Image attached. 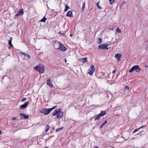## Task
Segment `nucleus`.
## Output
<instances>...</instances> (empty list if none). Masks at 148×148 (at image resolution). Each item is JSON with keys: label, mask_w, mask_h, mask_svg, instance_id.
<instances>
[{"label": "nucleus", "mask_w": 148, "mask_h": 148, "mask_svg": "<svg viewBox=\"0 0 148 148\" xmlns=\"http://www.w3.org/2000/svg\"><path fill=\"white\" fill-rule=\"evenodd\" d=\"M63 113L61 111H59V112L57 115V118L58 119H60L63 117Z\"/></svg>", "instance_id": "nucleus-9"}, {"label": "nucleus", "mask_w": 148, "mask_h": 148, "mask_svg": "<svg viewBox=\"0 0 148 148\" xmlns=\"http://www.w3.org/2000/svg\"><path fill=\"white\" fill-rule=\"evenodd\" d=\"M51 111L50 108L48 109L44 108L41 110L40 112L41 113L44 114L45 115H47L49 114Z\"/></svg>", "instance_id": "nucleus-3"}, {"label": "nucleus", "mask_w": 148, "mask_h": 148, "mask_svg": "<svg viewBox=\"0 0 148 148\" xmlns=\"http://www.w3.org/2000/svg\"><path fill=\"white\" fill-rule=\"evenodd\" d=\"M47 18L45 17H43V18L41 20H40V21H39V22H45L46 20H47Z\"/></svg>", "instance_id": "nucleus-21"}, {"label": "nucleus", "mask_w": 148, "mask_h": 148, "mask_svg": "<svg viewBox=\"0 0 148 148\" xmlns=\"http://www.w3.org/2000/svg\"><path fill=\"white\" fill-rule=\"evenodd\" d=\"M63 128V127H61V128H60L57 129H56V132H58V131H59V130H61Z\"/></svg>", "instance_id": "nucleus-29"}, {"label": "nucleus", "mask_w": 148, "mask_h": 148, "mask_svg": "<svg viewBox=\"0 0 148 148\" xmlns=\"http://www.w3.org/2000/svg\"><path fill=\"white\" fill-rule=\"evenodd\" d=\"M47 85L49 86L51 88H52L53 86V85L52 84L51 81L50 79H48L47 80Z\"/></svg>", "instance_id": "nucleus-10"}, {"label": "nucleus", "mask_w": 148, "mask_h": 148, "mask_svg": "<svg viewBox=\"0 0 148 148\" xmlns=\"http://www.w3.org/2000/svg\"><path fill=\"white\" fill-rule=\"evenodd\" d=\"M64 61H65V62H66L67 61L66 60V59H65Z\"/></svg>", "instance_id": "nucleus-48"}, {"label": "nucleus", "mask_w": 148, "mask_h": 148, "mask_svg": "<svg viewBox=\"0 0 148 148\" xmlns=\"http://www.w3.org/2000/svg\"><path fill=\"white\" fill-rule=\"evenodd\" d=\"M121 55L120 53H116L115 55V57L118 61H119L121 58Z\"/></svg>", "instance_id": "nucleus-12"}, {"label": "nucleus", "mask_w": 148, "mask_h": 148, "mask_svg": "<svg viewBox=\"0 0 148 148\" xmlns=\"http://www.w3.org/2000/svg\"><path fill=\"white\" fill-rule=\"evenodd\" d=\"M116 71V70H114L113 71V72H112V73H115Z\"/></svg>", "instance_id": "nucleus-40"}, {"label": "nucleus", "mask_w": 148, "mask_h": 148, "mask_svg": "<svg viewBox=\"0 0 148 148\" xmlns=\"http://www.w3.org/2000/svg\"><path fill=\"white\" fill-rule=\"evenodd\" d=\"M1 133H2V131H1V130L0 131V135L1 134Z\"/></svg>", "instance_id": "nucleus-47"}, {"label": "nucleus", "mask_w": 148, "mask_h": 148, "mask_svg": "<svg viewBox=\"0 0 148 148\" xmlns=\"http://www.w3.org/2000/svg\"><path fill=\"white\" fill-rule=\"evenodd\" d=\"M34 70L38 72L39 73H42L44 72V66L43 65L40 66V64L37 65L34 68Z\"/></svg>", "instance_id": "nucleus-1"}, {"label": "nucleus", "mask_w": 148, "mask_h": 148, "mask_svg": "<svg viewBox=\"0 0 148 148\" xmlns=\"http://www.w3.org/2000/svg\"><path fill=\"white\" fill-rule=\"evenodd\" d=\"M99 1L98 2H97V7L99 9H101V8L100 6L99 5Z\"/></svg>", "instance_id": "nucleus-30"}, {"label": "nucleus", "mask_w": 148, "mask_h": 148, "mask_svg": "<svg viewBox=\"0 0 148 148\" xmlns=\"http://www.w3.org/2000/svg\"><path fill=\"white\" fill-rule=\"evenodd\" d=\"M102 39L101 38H98V44H100L101 42Z\"/></svg>", "instance_id": "nucleus-26"}, {"label": "nucleus", "mask_w": 148, "mask_h": 148, "mask_svg": "<svg viewBox=\"0 0 148 148\" xmlns=\"http://www.w3.org/2000/svg\"><path fill=\"white\" fill-rule=\"evenodd\" d=\"M61 43L59 42L56 41H54L52 44L55 49H58L59 47L60 46Z\"/></svg>", "instance_id": "nucleus-5"}, {"label": "nucleus", "mask_w": 148, "mask_h": 148, "mask_svg": "<svg viewBox=\"0 0 148 148\" xmlns=\"http://www.w3.org/2000/svg\"><path fill=\"white\" fill-rule=\"evenodd\" d=\"M16 119V117H13L12 118V120H15Z\"/></svg>", "instance_id": "nucleus-39"}, {"label": "nucleus", "mask_w": 148, "mask_h": 148, "mask_svg": "<svg viewBox=\"0 0 148 148\" xmlns=\"http://www.w3.org/2000/svg\"><path fill=\"white\" fill-rule=\"evenodd\" d=\"M58 34H61V35H62V33L60 32H59L58 33Z\"/></svg>", "instance_id": "nucleus-41"}, {"label": "nucleus", "mask_w": 148, "mask_h": 148, "mask_svg": "<svg viewBox=\"0 0 148 148\" xmlns=\"http://www.w3.org/2000/svg\"><path fill=\"white\" fill-rule=\"evenodd\" d=\"M94 148H99V147L97 146H96Z\"/></svg>", "instance_id": "nucleus-46"}, {"label": "nucleus", "mask_w": 148, "mask_h": 148, "mask_svg": "<svg viewBox=\"0 0 148 148\" xmlns=\"http://www.w3.org/2000/svg\"><path fill=\"white\" fill-rule=\"evenodd\" d=\"M145 66L146 67V68H148V66H147V65H145Z\"/></svg>", "instance_id": "nucleus-42"}, {"label": "nucleus", "mask_w": 148, "mask_h": 148, "mask_svg": "<svg viewBox=\"0 0 148 148\" xmlns=\"http://www.w3.org/2000/svg\"><path fill=\"white\" fill-rule=\"evenodd\" d=\"M70 36L71 37H72L73 36V35L72 34H70Z\"/></svg>", "instance_id": "nucleus-45"}, {"label": "nucleus", "mask_w": 148, "mask_h": 148, "mask_svg": "<svg viewBox=\"0 0 148 148\" xmlns=\"http://www.w3.org/2000/svg\"><path fill=\"white\" fill-rule=\"evenodd\" d=\"M79 60L80 61H82L84 63L88 62L87 58L86 57L81 58L79 59Z\"/></svg>", "instance_id": "nucleus-13"}, {"label": "nucleus", "mask_w": 148, "mask_h": 148, "mask_svg": "<svg viewBox=\"0 0 148 148\" xmlns=\"http://www.w3.org/2000/svg\"><path fill=\"white\" fill-rule=\"evenodd\" d=\"M101 116L99 114H97L95 118V121L98 120H99L100 119Z\"/></svg>", "instance_id": "nucleus-20"}, {"label": "nucleus", "mask_w": 148, "mask_h": 148, "mask_svg": "<svg viewBox=\"0 0 148 148\" xmlns=\"http://www.w3.org/2000/svg\"><path fill=\"white\" fill-rule=\"evenodd\" d=\"M61 35L63 36H65V35L64 34H62Z\"/></svg>", "instance_id": "nucleus-43"}, {"label": "nucleus", "mask_w": 148, "mask_h": 148, "mask_svg": "<svg viewBox=\"0 0 148 148\" xmlns=\"http://www.w3.org/2000/svg\"><path fill=\"white\" fill-rule=\"evenodd\" d=\"M107 120H106V121L105 122H104L103 123V124H102V125L100 126V128H102L107 123Z\"/></svg>", "instance_id": "nucleus-24"}, {"label": "nucleus", "mask_w": 148, "mask_h": 148, "mask_svg": "<svg viewBox=\"0 0 148 148\" xmlns=\"http://www.w3.org/2000/svg\"><path fill=\"white\" fill-rule=\"evenodd\" d=\"M12 37H10V39L8 41V44L11 47H13V45L12 43Z\"/></svg>", "instance_id": "nucleus-18"}, {"label": "nucleus", "mask_w": 148, "mask_h": 148, "mask_svg": "<svg viewBox=\"0 0 148 148\" xmlns=\"http://www.w3.org/2000/svg\"><path fill=\"white\" fill-rule=\"evenodd\" d=\"M114 43H115V42H113L112 43H113V44H114Z\"/></svg>", "instance_id": "nucleus-52"}, {"label": "nucleus", "mask_w": 148, "mask_h": 148, "mask_svg": "<svg viewBox=\"0 0 148 148\" xmlns=\"http://www.w3.org/2000/svg\"><path fill=\"white\" fill-rule=\"evenodd\" d=\"M19 16H20L17 13V14H16L14 16V18H15V19H16L17 18V17Z\"/></svg>", "instance_id": "nucleus-32"}, {"label": "nucleus", "mask_w": 148, "mask_h": 148, "mask_svg": "<svg viewBox=\"0 0 148 148\" xmlns=\"http://www.w3.org/2000/svg\"><path fill=\"white\" fill-rule=\"evenodd\" d=\"M18 14L20 16H22L24 14V10L23 9H21L20 11L18 13Z\"/></svg>", "instance_id": "nucleus-17"}, {"label": "nucleus", "mask_w": 148, "mask_h": 148, "mask_svg": "<svg viewBox=\"0 0 148 148\" xmlns=\"http://www.w3.org/2000/svg\"><path fill=\"white\" fill-rule=\"evenodd\" d=\"M141 70L140 69L138 65H135L132 67L129 70V73H131L133 71H135L136 72H138L140 71Z\"/></svg>", "instance_id": "nucleus-2"}, {"label": "nucleus", "mask_w": 148, "mask_h": 148, "mask_svg": "<svg viewBox=\"0 0 148 148\" xmlns=\"http://www.w3.org/2000/svg\"><path fill=\"white\" fill-rule=\"evenodd\" d=\"M146 127V125H143V126H142L140 127L139 128V130H140V129H141V128H143L144 127Z\"/></svg>", "instance_id": "nucleus-36"}, {"label": "nucleus", "mask_w": 148, "mask_h": 148, "mask_svg": "<svg viewBox=\"0 0 148 148\" xmlns=\"http://www.w3.org/2000/svg\"><path fill=\"white\" fill-rule=\"evenodd\" d=\"M109 1L111 4H112L114 2V0H109Z\"/></svg>", "instance_id": "nucleus-31"}, {"label": "nucleus", "mask_w": 148, "mask_h": 148, "mask_svg": "<svg viewBox=\"0 0 148 148\" xmlns=\"http://www.w3.org/2000/svg\"><path fill=\"white\" fill-rule=\"evenodd\" d=\"M56 107H57V106H55L53 107L52 108H50V110H51V111L53 109H55Z\"/></svg>", "instance_id": "nucleus-35"}, {"label": "nucleus", "mask_w": 148, "mask_h": 148, "mask_svg": "<svg viewBox=\"0 0 148 148\" xmlns=\"http://www.w3.org/2000/svg\"><path fill=\"white\" fill-rule=\"evenodd\" d=\"M106 112L105 111H101L100 113L99 114L101 116H102L106 114Z\"/></svg>", "instance_id": "nucleus-19"}, {"label": "nucleus", "mask_w": 148, "mask_h": 148, "mask_svg": "<svg viewBox=\"0 0 148 148\" xmlns=\"http://www.w3.org/2000/svg\"><path fill=\"white\" fill-rule=\"evenodd\" d=\"M108 44H103V45H99L98 47L100 49H105L108 50V48L107 47Z\"/></svg>", "instance_id": "nucleus-6"}, {"label": "nucleus", "mask_w": 148, "mask_h": 148, "mask_svg": "<svg viewBox=\"0 0 148 148\" xmlns=\"http://www.w3.org/2000/svg\"><path fill=\"white\" fill-rule=\"evenodd\" d=\"M91 107L95 109L97 107V106L95 105H92Z\"/></svg>", "instance_id": "nucleus-34"}, {"label": "nucleus", "mask_w": 148, "mask_h": 148, "mask_svg": "<svg viewBox=\"0 0 148 148\" xmlns=\"http://www.w3.org/2000/svg\"><path fill=\"white\" fill-rule=\"evenodd\" d=\"M126 1H125L124 0L123 1L122 3V5H123L124 4L126 3Z\"/></svg>", "instance_id": "nucleus-37"}, {"label": "nucleus", "mask_w": 148, "mask_h": 148, "mask_svg": "<svg viewBox=\"0 0 148 148\" xmlns=\"http://www.w3.org/2000/svg\"><path fill=\"white\" fill-rule=\"evenodd\" d=\"M58 49L62 51H64L67 49L64 45L61 43L60 46L59 47Z\"/></svg>", "instance_id": "nucleus-7"}, {"label": "nucleus", "mask_w": 148, "mask_h": 148, "mask_svg": "<svg viewBox=\"0 0 148 148\" xmlns=\"http://www.w3.org/2000/svg\"><path fill=\"white\" fill-rule=\"evenodd\" d=\"M117 40V39L116 38V41Z\"/></svg>", "instance_id": "nucleus-51"}, {"label": "nucleus", "mask_w": 148, "mask_h": 148, "mask_svg": "<svg viewBox=\"0 0 148 148\" xmlns=\"http://www.w3.org/2000/svg\"><path fill=\"white\" fill-rule=\"evenodd\" d=\"M69 6L67 5V4H66L65 5V10H64V11L65 12H66V11H67L68 10L69 8Z\"/></svg>", "instance_id": "nucleus-22"}, {"label": "nucleus", "mask_w": 148, "mask_h": 148, "mask_svg": "<svg viewBox=\"0 0 148 148\" xmlns=\"http://www.w3.org/2000/svg\"><path fill=\"white\" fill-rule=\"evenodd\" d=\"M49 126L48 125H47L46 126V129L45 131L47 133L49 129Z\"/></svg>", "instance_id": "nucleus-23"}, {"label": "nucleus", "mask_w": 148, "mask_h": 148, "mask_svg": "<svg viewBox=\"0 0 148 148\" xmlns=\"http://www.w3.org/2000/svg\"><path fill=\"white\" fill-rule=\"evenodd\" d=\"M139 130V129L138 128L137 129H135L134 131L133 132V134H134V133H135L136 132L138 131Z\"/></svg>", "instance_id": "nucleus-33"}, {"label": "nucleus", "mask_w": 148, "mask_h": 148, "mask_svg": "<svg viewBox=\"0 0 148 148\" xmlns=\"http://www.w3.org/2000/svg\"><path fill=\"white\" fill-rule=\"evenodd\" d=\"M20 54L23 55L25 56L28 59H29L30 58V56L29 55L26 53H25L23 52H21L20 53Z\"/></svg>", "instance_id": "nucleus-16"}, {"label": "nucleus", "mask_w": 148, "mask_h": 148, "mask_svg": "<svg viewBox=\"0 0 148 148\" xmlns=\"http://www.w3.org/2000/svg\"><path fill=\"white\" fill-rule=\"evenodd\" d=\"M66 16H67L72 17L73 16L72 12L71 11H69L66 14Z\"/></svg>", "instance_id": "nucleus-14"}, {"label": "nucleus", "mask_w": 148, "mask_h": 148, "mask_svg": "<svg viewBox=\"0 0 148 148\" xmlns=\"http://www.w3.org/2000/svg\"><path fill=\"white\" fill-rule=\"evenodd\" d=\"M11 46H10V47H8V48H9V49H10V48H11Z\"/></svg>", "instance_id": "nucleus-49"}, {"label": "nucleus", "mask_w": 148, "mask_h": 148, "mask_svg": "<svg viewBox=\"0 0 148 148\" xmlns=\"http://www.w3.org/2000/svg\"><path fill=\"white\" fill-rule=\"evenodd\" d=\"M61 111V109H60L56 110L55 111L53 112L52 114L53 116H56L58 114L59 112V111Z\"/></svg>", "instance_id": "nucleus-15"}, {"label": "nucleus", "mask_w": 148, "mask_h": 148, "mask_svg": "<svg viewBox=\"0 0 148 148\" xmlns=\"http://www.w3.org/2000/svg\"><path fill=\"white\" fill-rule=\"evenodd\" d=\"M116 94V92H115V94Z\"/></svg>", "instance_id": "nucleus-53"}, {"label": "nucleus", "mask_w": 148, "mask_h": 148, "mask_svg": "<svg viewBox=\"0 0 148 148\" xmlns=\"http://www.w3.org/2000/svg\"><path fill=\"white\" fill-rule=\"evenodd\" d=\"M19 115L20 116L21 118L22 119H28L29 117L28 115L24 114L23 113H20Z\"/></svg>", "instance_id": "nucleus-11"}, {"label": "nucleus", "mask_w": 148, "mask_h": 148, "mask_svg": "<svg viewBox=\"0 0 148 148\" xmlns=\"http://www.w3.org/2000/svg\"><path fill=\"white\" fill-rule=\"evenodd\" d=\"M124 89L125 90H128L129 89V87L128 86H127L124 87Z\"/></svg>", "instance_id": "nucleus-28"}, {"label": "nucleus", "mask_w": 148, "mask_h": 148, "mask_svg": "<svg viewBox=\"0 0 148 148\" xmlns=\"http://www.w3.org/2000/svg\"><path fill=\"white\" fill-rule=\"evenodd\" d=\"M85 4L86 3L85 2H83V3L82 5V10L83 11L84 10V8L85 6Z\"/></svg>", "instance_id": "nucleus-25"}, {"label": "nucleus", "mask_w": 148, "mask_h": 148, "mask_svg": "<svg viewBox=\"0 0 148 148\" xmlns=\"http://www.w3.org/2000/svg\"><path fill=\"white\" fill-rule=\"evenodd\" d=\"M29 104V102L28 101L25 102L22 105L20 106V108L22 109H24L27 107Z\"/></svg>", "instance_id": "nucleus-8"}, {"label": "nucleus", "mask_w": 148, "mask_h": 148, "mask_svg": "<svg viewBox=\"0 0 148 148\" xmlns=\"http://www.w3.org/2000/svg\"><path fill=\"white\" fill-rule=\"evenodd\" d=\"M26 99V98H23L21 100L22 101H25Z\"/></svg>", "instance_id": "nucleus-38"}, {"label": "nucleus", "mask_w": 148, "mask_h": 148, "mask_svg": "<svg viewBox=\"0 0 148 148\" xmlns=\"http://www.w3.org/2000/svg\"><path fill=\"white\" fill-rule=\"evenodd\" d=\"M123 5H122V3H121V4L120 5V8H121V7Z\"/></svg>", "instance_id": "nucleus-44"}, {"label": "nucleus", "mask_w": 148, "mask_h": 148, "mask_svg": "<svg viewBox=\"0 0 148 148\" xmlns=\"http://www.w3.org/2000/svg\"><path fill=\"white\" fill-rule=\"evenodd\" d=\"M116 32L119 33H121V30L118 28L117 27L116 29Z\"/></svg>", "instance_id": "nucleus-27"}, {"label": "nucleus", "mask_w": 148, "mask_h": 148, "mask_svg": "<svg viewBox=\"0 0 148 148\" xmlns=\"http://www.w3.org/2000/svg\"><path fill=\"white\" fill-rule=\"evenodd\" d=\"M95 70V66L93 65H92L89 69L88 71V74H90L91 75H92L93 73L94 72Z\"/></svg>", "instance_id": "nucleus-4"}, {"label": "nucleus", "mask_w": 148, "mask_h": 148, "mask_svg": "<svg viewBox=\"0 0 148 148\" xmlns=\"http://www.w3.org/2000/svg\"><path fill=\"white\" fill-rule=\"evenodd\" d=\"M8 55L9 56H10V54H8Z\"/></svg>", "instance_id": "nucleus-50"}]
</instances>
